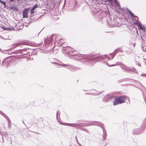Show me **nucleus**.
I'll list each match as a JSON object with an SVG mask.
<instances>
[{"label":"nucleus","instance_id":"obj_1","mask_svg":"<svg viewBox=\"0 0 146 146\" xmlns=\"http://www.w3.org/2000/svg\"><path fill=\"white\" fill-rule=\"evenodd\" d=\"M125 99V96H120L115 98L113 103V105L116 106L123 103Z\"/></svg>","mask_w":146,"mask_h":146},{"label":"nucleus","instance_id":"obj_2","mask_svg":"<svg viewBox=\"0 0 146 146\" xmlns=\"http://www.w3.org/2000/svg\"><path fill=\"white\" fill-rule=\"evenodd\" d=\"M52 64H57L58 65H59V66H62L64 67H67V68L69 69L72 70H76V69L77 68L76 67L72 66V65H70V64H60L55 63V62H52Z\"/></svg>","mask_w":146,"mask_h":146},{"label":"nucleus","instance_id":"obj_3","mask_svg":"<svg viewBox=\"0 0 146 146\" xmlns=\"http://www.w3.org/2000/svg\"><path fill=\"white\" fill-rule=\"evenodd\" d=\"M15 61L13 59H10L9 58H7L4 59L3 60L2 62L3 64H4L6 63V65L7 64V66L8 65H14L15 64Z\"/></svg>","mask_w":146,"mask_h":146},{"label":"nucleus","instance_id":"obj_4","mask_svg":"<svg viewBox=\"0 0 146 146\" xmlns=\"http://www.w3.org/2000/svg\"><path fill=\"white\" fill-rule=\"evenodd\" d=\"M121 68L123 70L129 72H135L136 70L134 68H130L127 67L124 65L123 64L120 63Z\"/></svg>","mask_w":146,"mask_h":146},{"label":"nucleus","instance_id":"obj_5","mask_svg":"<svg viewBox=\"0 0 146 146\" xmlns=\"http://www.w3.org/2000/svg\"><path fill=\"white\" fill-rule=\"evenodd\" d=\"M110 57H107L106 55H104L103 56H99L96 57L94 60L99 59H105L106 61H107V60H108L110 59Z\"/></svg>","mask_w":146,"mask_h":146},{"label":"nucleus","instance_id":"obj_6","mask_svg":"<svg viewBox=\"0 0 146 146\" xmlns=\"http://www.w3.org/2000/svg\"><path fill=\"white\" fill-rule=\"evenodd\" d=\"M129 13L131 17H133L134 18V21H135V23H137L138 22V20L137 19V17L136 16L134 15V14L133 13L131 12L129 10H128Z\"/></svg>","mask_w":146,"mask_h":146},{"label":"nucleus","instance_id":"obj_7","mask_svg":"<svg viewBox=\"0 0 146 146\" xmlns=\"http://www.w3.org/2000/svg\"><path fill=\"white\" fill-rule=\"evenodd\" d=\"M28 9H26L24 10L23 12V17L24 18H27L28 17Z\"/></svg>","mask_w":146,"mask_h":146},{"label":"nucleus","instance_id":"obj_8","mask_svg":"<svg viewBox=\"0 0 146 146\" xmlns=\"http://www.w3.org/2000/svg\"><path fill=\"white\" fill-rule=\"evenodd\" d=\"M93 125H96L97 126H100V127H102L103 126V124L102 123H100V122H95V123L91 124H89L87 125H86V126H90Z\"/></svg>","mask_w":146,"mask_h":146},{"label":"nucleus","instance_id":"obj_9","mask_svg":"<svg viewBox=\"0 0 146 146\" xmlns=\"http://www.w3.org/2000/svg\"><path fill=\"white\" fill-rule=\"evenodd\" d=\"M113 2L115 4V6L117 8H118L120 9H121V7L119 3L118 2L117 0H114L113 1Z\"/></svg>","mask_w":146,"mask_h":146},{"label":"nucleus","instance_id":"obj_10","mask_svg":"<svg viewBox=\"0 0 146 146\" xmlns=\"http://www.w3.org/2000/svg\"><path fill=\"white\" fill-rule=\"evenodd\" d=\"M38 5L37 4H35L33 8L30 11V13L31 14H32L33 13H34V11L35 10V9L36 8H37L38 7Z\"/></svg>","mask_w":146,"mask_h":146},{"label":"nucleus","instance_id":"obj_11","mask_svg":"<svg viewBox=\"0 0 146 146\" xmlns=\"http://www.w3.org/2000/svg\"><path fill=\"white\" fill-rule=\"evenodd\" d=\"M110 97V96L109 95H106L104 97L103 99V101L104 102H107L108 101Z\"/></svg>","mask_w":146,"mask_h":146},{"label":"nucleus","instance_id":"obj_12","mask_svg":"<svg viewBox=\"0 0 146 146\" xmlns=\"http://www.w3.org/2000/svg\"><path fill=\"white\" fill-rule=\"evenodd\" d=\"M0 134L2 136V139L3 140V143H4V140L3 139V138L5 137H6L7 136V134L6 133L4 132H1L0 131Z\"/></svg>","mask_w":146,"mask_h":146},{"label":"nucleus","instance_id":"obj_13","mask_svg":"<svg viewBox=\"0 0 146 146\" xmlns=\"http://www.w3.org/2000/svg\"><path fill=\"white\" fill-rule=\"evenodd\" d=\"M139 130L135 129L133 130L132 133L134 135H138L141 134V133L139 132Z\"/></svg>","mask_w":146,"mask_h":146},{"label":"nucleus","instance_id":"obj_14","mask_svg":"<svg viewBox=\"0 0 146 146\" xmlns=\"http://www.w3.org/2000/svg\"><path fill=\"white\" fill-rule=\"evenodd\" d=\"M5 118L7 119V121L8 125H10L11 122V121L9 118L7 116Z\"/></svg>","mask_w":146,"mask_h":146},{"label":"nucleus","instance_id":"obj_15","mask_svg":"<svg viewBox=\"0 0 146 146\" xmlns=\"http://www.w3.org/2000/svg\"><path fill=\"white\" fill-rule=\"evenodd\" d=\"M53 36H54L53 35H52L49 36L48 41L49 42H51L52 41V40L53 39Z\"/></svg>","mask_w":146,"mask_h":146},{"label":"nucleus","instance_id":"obj_16","mask_svg":"<svg viewBox=\"0 0 146 146\" xmlns=\"http://www.w3.org/2000/svg\"><path fill=\"white\" fill-rule=\"evenodd\" d=\"M10 9H12L13 11H17L18 9L17 8L15 7H12L10 8Z\"/></svg>","mask_w":146,"mask_h":146},{"label":"nucleus","instance_id":"obj_17","mask_svg":"<svg viewBox=\"0 0 146 146\" xmlns=\"http://www.w3.org/2000/svg\"><path fill=\"white\" fill-rule=\"evenodd\" d=\"M70 124L73 125L72 126L73 127H77L80 126V124L78 123Z\"/></svg>","mask_w":146,"mask_h":146},{"label":"nucleus","instance_id":"obj_18","mask_svg":"<svg viewBox=\"0 0 146 146\" xmlns=\"http://www.w3.org/2000/svg\"><path fill=\"white\" fill-rule=\"evenodd\" d=\"M139 29L142 30V31H145V29L144 27L142 26H141L139 27Z\"/></svg>","mask_w":146,"mask_h":146},{"label":"nucleus","instance_id":"obj_19","mask_svg":"<svg viewBox=\"0 0 146 146\" xmlns=\"http://www.w3.org/2000/svg\"><path fill=\"white\" fill-rule=\"evenodd\" d=\"M134 23L135 25H137L138 26H139V27L141 26H142V24L140 23L139 21H138V22H137V23Z\"/></svg>","mask_w":146,"mask_h":146},{"label":"nucleus","instance_id":"obj_20","mask_svg":"<svg viewBox=\"0 0 146 146\" xmlns=\"http://www.w3.org/2000/svg\"><path fill=\"white\" fill-rule=\"evenodd\" d=\"M0 114L3 115L4 117H5L7 116L2 111L0 110Z\"/></svg>","mask_w":146,"mask_h":146},{"label":"nucleus","instance_id":"obj_21","mask_svg":"<svg viewBox=\"0 0 146 146\" xmlns=\"http://www.w3.org/2000/svg\"><path fill=\"white\" fill-rule=\"evenodd\" d=\"M82 130L83 131H86V132L87 133H89V131H88V130H87V129H85V128H82Z\"/></svg>","mask_w":146,"mask_h":146},{"label":"nucleus","instance_id":"obj_22","mask_svg":"<svg viewBox=\"0 0 146 146\" xmlns=\"http://www.w3.org/2000/svg\"><path fill=\"white\" fill-rule=\"evenodd\" d=\"M88 56L86 55H83L82 56V57H83L84 58H85V59H88V58H87L88 57Z\"/></svg>","mask_w":146,"mask_h":146},{"label":"nucleus","instance_id":"obj_23","mask_svg":"<svg viewBox=\"0 0 146 146\" xmlns=\"http://www.w3.org/2000/svg\"><path fill=\"white\" fill-rule=\"evenodd\" d=\"M69 50V52H70V53H72L73 52H74L75 50H74V49H72L71 50Z\"/></svg>","mask_w":146,"mask_h":146},{"label":"nucleus","instance_id":"obj_24","mask_svg":"<svg viewBox=\"0 0 146 146\" xmlns=\"http://www.w3.org/2000/svg\"><path fill=\"white\" fill-rule=\"evenodd\" d=\"M2 3L4 5V7L6 6V3L5 1H3Z\"/></svg>","mask_w":146,"mask_h":146},{"label":"nucleus","instance_id":"obj_25","mask_svg":"<svg viewBox=\"0 0 146 146\" xmlns=\"http://www.w3.org/2000/svg\"><path fill=\"white\" fill-rule=\"evenodd\" d=\"M59 111H58L57 112V113H56V118H57V119L58 118V113H59Z\"/></svg>","mask_w":146,"mask_h":146},{"label":"nucleus","instance_id":"obj_26","mask_svg":"<svg viewBox=\"0 0 146 146\" xmlns=\"http://www.w3.org/2000/svg\"><path fill=\"white\" fill-rule=\"evenodd\" d=\"M107 65L108 66H115L116 65L115 64H113V65L110 66V65H109L108 64V63L107 64Z\"/></svg>","mask_w":146,"mask_h":146},{"label":"nucleus","instance_id":"obj_27","mask_svg":"<svg viewBox=\"0 0 146 146\" xmlns=\"http://www.w3.org/2000/svg\"><path fill=\"white\" fill-rule=\"evenodd\" d=\"M80 55L79 54H75V55H74L75 56H79Z\"/></svg>","mask_w":146,"mask_h":146},{"label":"nucleus","instance_id":"obj_28","mask_svg":"<svg viewBox=\"0 0 146 146\" xmlns=\"http://www.w3.org/2000/svg\"><path fill=\"white\" fill-rule=\"evenodd\" d=\"M44 43H47V40H45V39L44 40Z\"/></svg>","mask_w":146,"mask_h":146},{"label":"nucleus","instance_id":"obj_29","mask_svg":"<svg viewBox=\"0 0 146 146\" xmlns=\"http://www.w3.org/2000/svg\"><path fill=\"white\" fill-rule=\"evenodd\" d=\"M3 2V1H1V0H0V2L1 3H2V2Z\"/></svg>","mask_w":146,"mask_h":146},{"label":"nucleus","instance_id":"obj_30","mask_svg":"<svg viewBox=\"0 0 146 146\" xmlns=\"http://www.w3.org/2000/svg\"><path fill=\"white\" fill-rule=\"evenodd\" d=\"M67 48H70V47L69 46H67Z\"/></svg>","mask_w":146,"mask_h":146},{"label":"nucleus","instance_id":"obj_31","mask_svg":"<svg viewBox=\"0 0 146 146\" xmlns=\"http://www.w3.org/2000/svg\"><path fill=\"white\" fill-rule=\"evenodd\" d=\"M116 51H115L114 52H113V53L115 54H116Z\"/></svg>","mask_w":146,"mask_h":146},{"label":"nucleus","instance_id":"obj_32","mask_svg":"<svg viewBox=\"0 0 146 146\" xmlns=\"http://www.w3.org/2000/svg\"><path fill=\"white\" fill-rule=\"evenodd\" d=\"M6 29L7 30H9V28H7V29Z\"/></svg>","mask_w":146,"mask_h":146},{"label":"nucleus","instance_id":"obj_33","mask_svg":"<svg viewBox=\"0 0 146 146\" xmlns=\"http://www.w3.org/2000/svg\"><path fill=\"white\" fill-rule=\"evenodd\" d=\"M114 56H112V58H112V59H113V57Z\"/></svg>","mask_w":146,"mask_h":146},{"label":"nucleus","instance_id":"obj_34","mask_svg":"<svg viewBox=\"0 0 146 146\" xmlns=\"http://www.w3.org/2000/svg\"><path fill=\"white\" fill-rule=\"evenodd\" d=\"M10 1H14V0H10Z\"/></svg>","mask_w":146,"mask_h":146},{"label":"nucleus","instance_id":"obj_35","mask_svg":"<svg viewBox=\"0 0 146 146\" xmlns=\"http://www.w3.org/2000/svg\"><path fill=\"white\" fill-rule=\"evenodd\" d=\"M118 64V63H117L116 64H117H117Z\"/></svg>","mask_w":146,"mask_h":146},{"label":"nucleus","instance_id":"obj_36","mask_svg":"<svg viewBox=\"0 0 146 146\" xmlns=\"http://www.w3.org/2000/svg\"><path fill=\"white\" fill-rule=\"evenodd\" d=\"M22 122H23V123L24 124H25V123H24V122L23 121H22Z\"/></svg>","mask_w":146,"mask_h":146},{"label":"nucleus","instance_id":"obj_37","mask_svg":"<svg viewBox=\"0 0 146 146\" xmlns=\"http://www.w3.org/2000/svg\"><path fill=\"white\" fill-rule=\"evenodd\" d=\"M103 132H104V130L103 129Z\"/></svg>","mask_w":146,"mask_h":146},{"label":"nucleus","instance_id":"obj_38","mask_svg":"<svg viewBox=\"0 0 146 146\" xmlns=\"http://www.w3.org/2000/svg\"><path fill=\"white\" fill-rule=\"evenodd\" d=\"M139 66H141V65H140V64H139Z\"/></svg>","mask_w":146,"mask_h":146}]
</instances>
